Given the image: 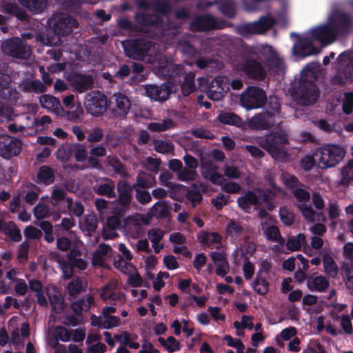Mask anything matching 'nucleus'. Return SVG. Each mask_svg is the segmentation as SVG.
Segmentation results:
<instances>
[{"instance_id":"f257e3e1","label":"nucleus","mask_w":353,"mask_h":353,"mask_svg":"<svg viewBox=\"0 0 353 353\" xmlns=\"http://www.w3.org/2000/svg\"><path fill=\"white\" fill-rule=\"evenodd\" d=\"M289 137L284 130L272 131L261 139L259 144L273 159H284L288 155L286 145L290 143Z\"/></svg>"},{"instance_id":"f03ea898","label":"nucleus","mask_w":353,"mask_h":353,"mask_svg":"<svg viewBox=\"0 0 353 353\" xmlns=\"http://www.w3.org/2000/svg\"><path fill=\"white\" fill-rule=\"evenodd\" d=\"M315 156L319 168H332L343 159L345 150L339 145L329 143L317 149Z\"/></svg>"},{"instance_id":"7ed1b4c3","label":"nucleus","mask_w":353,"mask_h":353,"mask_svg":"<svg viewBox=\"0 0 353 353\" xmlns=\"http://www.w3.org/2000/svg\"><path fill=\"white\" fill-rule=\"evenodd\" d=\"M126 55L133 59L152 61V43L144 39H135L123 43Z\"/></svg>"},{"instance_id":"20e7f679","label":"nucleus","mask_w":353,"mask_h":353,"mask_svg":"<svg viewBox=\"0 0 353 353\" xmlns=\"http://www.w3.org/2000/svg\"><path fill=\"white\" fill-rule=\"evenodd\" d=\"M48 23L54 34L60 36L70 34L72 32L73 28L78 26L76 19L63 13L54 14L48 19Z\"/></svg>"},{"instance_id":"39448f33","label":"nucleus","mask_w":353,"mask_h":353,"mask_svg":"<svg viewBox=\"0 0 353 353\" xmlns=\"http://www.w3.org/2000/svg\"><path fill=\"white\" fill-rule=\"evenodd\" d=\"M266 100L265 92L256 86L248 87L240 97L241 105L247 110L260 108L265 104Z\"/></svg>"},{"instance_id":"423d86ee","label":"nucleus","mask_w":353,"mask_h":353,"mask_svg":"<svg viewBox=\"0 0 353 353\" xmlns=\"http://www.w3.org/2000/svg\"><path fill=\"white\" fill-rule=\"evenodd\" d=\"M328 20L338 36H346L353 29V18L350 14L336 10L329 17Z\"/></svg>"},{"instance_id":"0eeeda50","label":"nucleus","mask_w":353,"mask_h":353,"mask_svg":"<svg viewBox=\"0 0 353 353\" xmlns=\"http://www.w3.org/2000/svg\"><path fill=\"white\" fill-rule=\"evenodd\" d=\"M292 96L302 105H307L314 103L319 98V90L315 84L302 81L293 90Z\"/></svg>"},{"instance_id":"6e6552de","label":"nucleus","mask_w":353,"mask_h":353,"mask_svg":"<svg viewBox=\"0 0 353 353\" xmlns=\"http://www.w3.org/2000/svg\"><path fill=\"white\" fill-rule=\"evenodd\" d=\"M23 148L21 139L6 134H0V157L6 160L19 156Z\"/></svg>"},{"instance_id":"1a4fd4ad","label":"nucleus","mask_w":353,"mask_h":353,"mask_svg":"<svg viewBox=\"0 0 353 353\" xmlns=\"http://www.w3.org/2000/svg\"><path fill=\"white\" fill-rule=\"evenodd\" d=\"M190 30L194 32H208L215 30H222L225 23L217 21L211 14L207 13L196 17L190 24Z\"/></svg>"},{"instance_id":"9d476101","label":"nucleus","mask_w":353,"mask_h":353,"mask_svg":"<svg viewBox=\"0 0 353 353\" xmlns=\"http://www.w3.org/2000/svg\"><path fill=\"white\" fill-rule=\"evenodd\" d=\"M107 106V98L101 92L92 91L87 94L85 107L90 114L100 116L106 111Z\"/></svg>"},{"instance_id":"9b49d317","label":"nucleus","mask_w":353,"mask_h":353,"mask_svg":"<svg viewBox=\"0 0 353 353\" xmlns=\"http://www.w3.org/2000/svg\"><path fill=\"white\" fill-rule=\"evenodd\" d=\"M275 23V19L272 17H261L258 21L240 26L239 32L243 36L263 34L270 30Z\"/></svg>"},{"instance_id":"f8f14e48","label":"nucleus","mask_w":353,"mask_h":353,"mask_svg":"<svg viewBox=\"0 0 353 353\" xmlns=\"http://www.w3.org/2000/svg\"><path fill=\"white\" fill-rule=\"evenodd\" d=\"M281 121L264 110L255 114L248 121V126L252 130H263L274 126L276 123H280Z\"/></svg>"},{"instance_id":"ddd939ff","label":"nucleus","mask_w":353,"mask_h":353,"mask_svg":"<svg viewBox=\"0 0 353 353\" xmlns=\"http://www.w3.org/2000/svg\"><path fill=\"white\" fill-rule=\"evenodd\" d=\"M313 40L318 41L321 45L326 46L333 43L337 38L330 21L327 23L320 25L310 30Z\"/></svg>"},{"instance_id":"4468645a","label":"nucleus","mask_w":353,"mask_h":353,"mask_svg":"<svg viewBox=\"0 0 353 353\" xmlns=\"http://www.w3.org/2000/svg\"><path fill=\"white\" fill-rule=\"evenodd\" d=\"M291 36L296 38V41L293 46V53L295 55L304 58L316 54L319 52L318 48L313 45L312 38L301 37L295 32H292Z\"/></svg>"},{"instance_id":"2eb2a0df","label":"nucleus","mask_w":353,"mask_h":353,"mask_svg":"<svg viewBox=\"0 0 353 353\" xmlns=\"http://www.w3.org/2000/svg\"><path fill=\"white\" fill-rule=\"evenodd\" d=\"M1 50L4 54L13 58L23 59L28 57L26 46L23 41L19 38H12L4 41L1 45Z\"/></svg>"},{"instance_id":"dca6fc26","label":"nucleus","mask_w":353,"mask_h":353,"mask_svg":"<svg viewBox=\"0 0 353 353\" xmlns=\"http://www.w3.org/2000/svg\"><path fill=\"white\" fill-rule=\"evenodd\" d=\"M133 189L134 186L128 181L125 180H120L118 181L117 184L118 197L116 202L120 206L121 210L126 211L129 210L133 199Z\"/></svg>"},{"instance_id":"f3484780","label":"nucleus","mask_w":353,"mask_h":353,"mask_svg":"<svg viewBox=\"0 0 353 353\" xmlns=\"http://www.w3.org/2000/svg\"><path fill=\"white\" fill-rule=\"evenodd\" d=\"M241 69L251 79L263 80L266 77V70L261 63L256 59H245L243 60Z\"/></svg>"},{"instance_id":"a211bd4d","label":"nucleus","mask_w":353,"mask_h":353,"mask_svg":"<svg viewBox=\"0 0 353 353\" xmlns=\"http://www.w3.org/2000/svg\"><path fill=\"white\" fill-rule=\"evenodd\" d=\"M173 84L171 82H165L159 85H148L145 87V92L151 99L163 102L168 99L172 92Z\"/></svg>"},{"instance_id":"6ab92c4d","label":"nucleus","mask_w":353,"mask_h":353,"mask_svg":"<svg viewBox=\"0 0 353 353\" xmlns=\"http://www.w3.org/2000/svg\"><path fill=\"white\" fill-rule=\"evenodd\" d=\"M70 82L72 87L79 93H83L94 87V79L91 74L75 73L70 76Z\"/></svg>"},{"instance_id":"aec40b11","label":"nucleus","mask_w":353,"mask_h":353,"mask_svg":"<svg viewBox=\"0 0 353 353\" xmlns=\"http://www.w3.org/2000/svg\"><path fill=\"white\" fill-rule=\"evenodd\" d=\"M203 178L214 185L224 181L223 175L218 172L219 167L210 159L203 160L201 164Z\"/></svg>"},{"instance_id":"412c9836","label":"nucleus","mask_w":353,"mask_h":353,"mask_svg":"<svg viewBox=\"0 0 353 353\" xmlns=\"http://www.w3.org/2000/svg\"><path fill=\"white\" fill-rule=\"evenodd\" d=\"M94 192L99 196H105L108 199H114L116 197L115 183L108 177L101 179L100 181L94 185Z\"/></svg>"},{"instance_id":"4be33fe9","label":"nucleus","mask_w":353,"mask_h":353,"mask_svg":"<svg viewBox=\"0 0 353 353\" xmlns=\"http://www.w3.org/2000/svg\"><path fill=\"white\" fill-rule=\"evenodd\" d=\"M177 74H180L183 77V81L181 84V90L183 96L188 97L195 90L194 74L189 72H185L183 67H177Z\"/></svg>"},{"instance_id":"5701e85b","label":"nucleus","mask_w":353,"mask_h":353,"mask_svg":"<svg viewBox=\"0 0 353 353\" xmlns=\"http://www.w3.org/2000/svg\"><path fill=\"white\" fill-rule=\"evenodd\" d=\"M39 103L42 108L48 109L57 115L63 114L64 110L59 99L50 94H43L39 97Z\"/></svg>"},{"instance_id":"b1692460","label":"nucleus","mask_w":353,"mask_h":353,"mask_svg":"<svg viewBox=\"0 0 353 353\" xmlns=\"http://www.w3.org/2000/svg\"><path fill=\"white\" fill-rule=\"evenodd\" d=\"M353 81V59L340 70L332 79L334 85H343L348 81Z\"/></svg>"},{"instance_id":"393cba45","label":"nucleus","mask_w":353,"mask_h":353,"mask_svg":"<svg viewBox=\"0 0 353 353\" xmlns=\"http://www.w3.org/2000/svg\"><path fill=\"white\" fill-rule=\"evenodd\" d=\"M239 207L245 212H250L252 207L257 205L259 203V197L252 190H248L243 196L237 199Z\"/></svg>"},{"instance_id":"a878e982","label":"nucleus","mask_w":353,"mask_h":353,"mask_svg":"<svg viewBox=\"0 0 353 353\" xmlns=\"http://www.w3.org/2000/svg\"><path fill=\"white\" fill-rule=\"evenodd\" d=\"M116 104L113 108V114L116 117L123 118L128 113L131 107L129 99L124 94H119L116 96Z\"/></svg>"},{"instance_id":"bb28decb","label":"nucleus","mask_w":353,"mask_h":353,"mask_svg":"<svg viewBox=\"0 0 353 353\" xmlns=\"http://www.w3.org/2000/svg\"><path fill=\"white\" fill-rule=\"evenodd\" d=\"M36 183L50 185L54 181V172L52 168L48 165H41L37 172L34 179Z\"/></svg>"},{"instance_id":"cd10ccee","label":"nucleus","mask_w":353,"mask_h":353,"mask_svg":"<svg viewBox=\"0 0 353 353\" xmlns=\"http://www.w3.org/2000/svg\"><path fill=\"white\" fill-rule=\"evenodd\" d=\"M1 12L7 14L14 16L20 21H26L28 18L26 12L20 8L16 3L4 1L1 4Z\"/></svg>"},{"instance_id":"c85d7f7f","label":"nucleus","mask_w":353,"mask_h":353,"mask_svg":"<svg viewBox=\"0 0 353 353\" xmlns=\"http://www.w3.org/2000/svg\"><path fill=\"white\" fill-rule=\"evenodd\" d=\"M217 119L224 125H233L240 128H244L245 126L243 120L233 112H222L219 114Z\"/></svg>"},{"instance_id":"c756f323","label":"nucleus","mask_w":353,"mask_h":353,"mask_svg":"<svg viewBox=\"0 0 353 353\" xmlns=\"http://www.w3.org/2000/svg\"><path fill=\"white\" fill-rule=\"evenodd\" d=\"M307 286L312 292H324L330 286L329 281L323 276H310Z\"/></svg>"},{"instance_id":"7c9ffc66","label":"nucleus","mask_w":353,"mask_h":353,"mask_svg":"<svg viewBox=\"0 0 353 353\" xmlns=\"http://www.w3.org/2000/svg\"><path fill=\"white\" fill-rule=\"evenodd\" d=\"M92 304H94V298L92 296L87 294L85 297L72 302L71 309L76 314L81 315L83 312H88Z\"/></svg>"},{"instance_id":"2f4dec72","label":"nucleus","mask_w":353,"mask_h":353,"mask_svg":"<svg viewBox=\"0 0 353 353\" xmlns=\"http://www.w3.org/2000/svg\"><path fill=\"white\" fill-rule=\"evenodd\" d=\"M135 20L139 24L145 27H152L162 23V19L160 17L154 14L143 12L136 14Z\"/></svg>"},{"instance_id":"473e14b6","label":"nucleus","mask_w":353,"mask_h":353,"mask_svg":"<svg viewBox=\"0 0 353 353\" xmlns=\"http://www.w3.org/2000/svg\"><path fill=\"white\" fill-rule=\"evenodd\" d=\"M197 239L199 242L208 247H210L214 243H221L222 236L216 232L201 231L197 234Z\"/></svg>"},{"instance_id":"72a5a7b5","label":"nucleus","mask_w":353,"mask_h":353,"mask_svg":"<svg viewBox=\"0 0 353 353\" xmlns=\"http://www.w3.org/2000/svg\"><path fill=\"white\" fill-rule=\"evenodd\" d=\"M265 64L269 71L274 74H283L285 70L283 60L276 56H271L266 59Z\"/></svg>"},{"instance_id":"f704fd0d","label":"nucleus","mask_w":353,"mask_h":353,"mask_svg":"<svg viewBox=\"0 0 353 353\" xmlns=\"http://www.w3.org/2000/svg\"><path fill=\"white\" fill-rule=\"evenodd\" d=\"M218 10L225 17L233 19L236 15V6L232 0H219L216 1Z\"/></svg>"},{"instance_id":"c9c22d12","label":"nucleus","mask_w":353,"mask_h":353,"mask_svg":"<svg viewBox=\"0 0 353 353\" xmlns=\"http://www.w3.org/2000/svg\"><path fill=\"white\" fill-rule=\"evenodd\" d=\"M265 103L266 106L264 110L270 112L271 114H273L274 117L281 121L282 117L281 116V103L279 99L276 96H270L267 99Z\"/></svg>"},{"instance_id":"e433bc0d","label":"nucleus","mask_w":353,"mask_h":353,"mask_svg":"<svg viewBox=\"0 0 353 353\" xmlns=\"http://www.w3.org/2000/svg\"><path fill=\"white\" fill-rule=\"evenodd\" d=\"M18 1L34 14L42 12L47 4L46 0H18Z\"/></svg>"},{"instance_id":"4c0bfd02","label":"nucleus","mask_w":353,"mask_h":353,"mask_svg":"<svg viewBox=\"0 0 353 353\" xmlns=\"http://www.w3.org/2000/svg\"><path fill=\"white\" fill-rule=\"evenodd\" d=\"M177 48L182 54L190 58L200 54V51L186 39H180L178 42Z\"/></svg>"},{"instance_id":"58836bf2","label":"nucleus","mask_w":353,"mask_h":353,"mask_svg":"<svg viewBox=\"0 0 353 353\" xmlns=\"http://www.w3.org/2000/svg\"><path fill=\"white\" fill-rule=\"evenodd\" d=\"M48 299L52 311L57 314H61L65 307L62 294L60 292L48 294Z\"/></svg>"},{"instance_id":"ea45409f","label":"nucleus","mask_w":353,"mask_h":353,"mask_svg":"<svg viewBox=\"0 0 353 353\" xmlns=\"http://www.w3.org/2000/svg\"><path fill=\"white\" fill-rule=\"evenodd\" d=\"M252 288L256 294L265 295L269 291V283L267 281V277L256 276L252 283Z\"/></svg>"},{"instance_id":"a19ab883","label":"nucleus","mask_w":353,"mask_h":353,"mask_svg":"<svg viewBox=\"0 0 353 353\" xmlns=\"http://www.w3.org/2000/svg\"><path fill=\"white\" fill-rule=\"evenodd\" d=\"M11 79L9 75L0 72V98L6 99L10 97Z\"/></svg>"},{"instance_id":"79ce46f5","label":"nucleus","mask_w":353,"mask_h":353,"mask_svg":"<svg viewBox=\"0 0 353 353\" xmlns=\"http://www.w3.org/2000/svg\"><path fill=\"white\" fill-rule=\"evenodd\" d=\"M323 264L325 274L330 277L336 278L339 269L333 258L329 255L325 256L323 259Z\"/></svg>"},{"instance_id":"37998d69","label":"nucleus","mask_w":353,"mask_h":353,"mask_svg":"<svg viewBox=\"0 0 353 353\" xmlns=\"http://www.w3.org/2000/svg\"><path fill=\"white\" fill-rule=\"evenodd\" d=\"M158 341L169 353H172L181 349V344L174 336H170L165 340L164 338L159 336Z\"/></svg>"},{"instance_id":"c03bdc74","label":"nucleus","mask_w":353,"mask_h":353,"mask_svg":"<svg viewBox=\"0 0 353 353\" xmlns=\"http://www.w3.org/2000/svg\"><path fill=\"white\" fill-rule=\"evenodd\" d=\"M243 232V228L241 224L235 221L230 220L226 226L227 235L233 239H237L242 235Z\"/></svg>"},{"instance_id":"a18cd8bd","label":"nucleus","mask_w":353,"mask_h":353,"mask_svg":"<svg viewBox=\"0 0 353 353\" xmlns=\"http://www.w3.org/2000/svg\"><path fill=\"white\" fill-rule=\"evenodd\" d=\"M305 242V236L303 233L288 238L286 247L289 250L298 251L301 249L302 243Z\"/></svg>"},{"instance_id":"49530a36","label":"nucleus","mask_w":353,"mask_h":353,"mask_svg":"<svg viewBox=\"0 0 353 353\" xmlns=\"http://www.w3.org/2000/svg\"><path fill=\"white\" fill-rule=\"evenodd\" d=\"M341 174V185H348L350 182L353 181V159L349 161L347 165L342 168Z\"/></svg>"},{"instance_id":"de8ad7c7","label":"nucleus","mask_w":353,"mask_h":353,"mask_svg":"<svg viewBox=\"0 0 353 353\" xmlns=\"http://www.w3.org/2000/svg\"><path fill=\"white\" fill-rule=\"evenodd\" d=\"M152 213L157 218H165L169 214V210L166 202L159 201L156 202L151 208Z\"/></svg>"},{"instance_id":"09e8293b","label":"nucleus","mask_w":353,"mask_h":353,"mask_svg":"<svg viewBox=\"0 0 353 353\" xmlns=\"http://www.w3.org/2000/svg\"><path fill=\"white\" fill-rule=\"evenodd\" d=\"M57 157L63 163H66L73 155V143L61 145L56 152Z\"/></svg>"},{"instance_id":"8fccbe9b","label":"nucleus","mask_w":353,"mask_h":353,"mask_svg":"<svg viewBox=\"0 0 353 353\" xmlns=\"http://www.w3.org/2000/svg\"><path fill=\"white\" fill-rule=\"evenodd\" d=\"M225 94V90L223 87L214 84L213 81H211L207 92L208 98L213 101H219L224 97Z\"/></svg>"},{"instance_id":"3c124183","label":"nucleus","mask_w":353,"mask_h":353,"mask_svg":"<svg viewBox=\"0 0 353 353\" xmlns=\"http://www.w3.org/2000/svg\"><path fill=\"white\" fill-rule=\"evenodd\" d=\"M176 177L180 181L188 182L195 181L199 177V174L196 170L183 167L176 175Z\"/></svg>"},{"instance_id":"603ef678","label":"nucleus","mask_w":353,"mask_h":353,"mask_svg":"<svg viewBox=\"0 0 353 353\" xmlns=\"http://www.w3.org/2000/svg\"><path fill=\"white\" fill-rule=\"evenodd\" d=\"M152 10L163 16L168 14L171 6L167 0H152Z\"/></svg>"},{"instance_id":"864d4df0","label":"nucleus","mask_w":353,"mask_h":353,"mask_svg":"<svg viewBox=\"0 0 353 353\" xmlns=\"http://www.w3.org/2000/svg\"><path fill=\"white\" fill-rule=\"evenodd\" d=\"M101 295L103 299H109L113 301H123L125 299L124 293L112 292L110 285H106L102 288Z\"/></svg>"},{"instance_id":"5fc2aeb1","label":"nucleus","mask_w":353,"mask_h":353,"mask_svg":"<svg viewBox=\"0 0 353 353\" xmlns=\"http://www.w3.org/2000/svg\"><path fill=\"white\" fill-rule=\"evenodd\" d=\"M3 232L6 236H8L12 241L19 242L22 239L19 229L17 228L13 221L8 222V225L5 228Z\"/></svg>"},{"instance_id":"6e6d98bb","label":"nucleus","mask_w":353,"mask_h":353,"mask_svg":"<svg viewBox=\"0 0 353 353\" xmlns=\"http://www.w3.org/2000/svg\"><path fill=\"white\" fill-rule=\"evenodd\" d=\"M36 224L44 232L45 241L49 243H52L54 241L52 224L48 221H41Z\"/></svg>"},{"instance_id":"4d7b16f0","label":"nucleus","mask_w":353,"mask_h":353,"mask_svg":"<svg viewBox=\"0 0 353 353\" xmlns=\"http://www.w3.org/2000/svg\"><path fill=\"white\" fill-rule=\"evenodd\" d=\"M174 127V122L171 119H165L162 122L151 123L148 128L153 132H160L170 130Z\"/></svg>"},{"instance_id":"13d9d810","label":"nucleus","mask_w":353,"mask_h":353,"mask_svg":"<svg viewBox=\"0 0 353 353\" xmlns=\"http://www.w3.org/2000/svg\"><path fill=\"white\" fill-rule=\"evenodd\" d=\"M186 197L193 206L201 202L203 196L196 183L192 184L191 189L187 192Z\"/></svg>"},{"instance_id":"bf43d9fd","label":"nucleus","mask_w":353,"mask_h":353,"mask_svg":"<svg viewBox=\"0 0 353 353\" xmlns=\"http://www.w3.org/2000/svg\"><path fill=\"white\" fill-rule=\"evenodd\" d=\"M68 290L70 296H75L83 290V281L80 277L71 281L68 284Z\"/></svg>"},{"instance_id":"052dcab7","label":"nucleus","mask_w":353,"mask_h":353,"mask_svg":"<svg viewBox=\"0 0 353 353\" xmlns=\"http://www.w3.org/2000/svg\"><path fill=\"white\" fill-rule=\"evenodd\" d=\"M108 164L111 166L117 174L124 176L126 174L125 165L116 157L108 156Z\"/></svg>"},{"instance_id":"680f3d73","label":"nucleus","mask_w":353,"mask_h":353,"mask_svg":"<svg viewBox=\"0 0 353 353\" xmlns=\"http://www.w3.org/2000/svg\"><path fill=\"white\" fill-rule=\"evenodd\" d=\"M73 155L77 162H83L88 158V152L81 143H73Z\"/></svg>"},{"instance_id":"e2e57ef3","label":"nucleus","mask_w":353,"mask_h":353,"mask_svg":"<svg viewBox=\"0 0 353 353\" xmlns=\"http://www.w3.org/2000/svg\"><path fill=\"white\" fill-rule=\"evenodd\" d=\"M154 148L156 152L161 154H168L174 150L172 143L163 140H154Z\"/></svg>"},{"instance_id":"0e129e2a","label":"nucleus","mask_w":353,"mask_h":353,"mask_svg":"<svg viewBox=\"0 0 353 353\" xmlns=\"http://www.w3.org/2000/svg\"><path fill=\"white\" fill-rule=\"evenodd\" d=\"M24 90L28 92L33 91L39 94L45 92L46 91V87L40 80L35 79L27 82L24 85Z\"/></svg>"},{"instance_id":"69168bd1","label":"nucleus","mask_w":353,"mask_h":353,"mask_svg":"<svg viewBox=\"0 0 353 353\" xmlns=\"http://www.w3.org/2000/svg\"><path fill=\"white\" fill-rule=\"evenodd\" d=\"M34 216L39 220L50 216V207L44 203H38L33 209Z\"/></svg>"},{"instance_id":"338daca9","label":"nucleus","mask_w":353,"mask_h":353,"mask_svg":"<svg viewBox=\"0 0 353 353\" xmlns=\"http://www.w3.org/2000/svg\"><path fill=\"white\" fill-rule=\"evenodd\" d=\"M279 217L283 224L286 225H292L294 221V214L290 212L286 207H281L279 209Z\"/></svg>"},{"instance_id":"774afa93","label":"nucleus","mask_w":353,"mask_h":353,"mask_svg":"<svg viewBox=\"0 0 353 353\" xmlns=\"http://www.w3.org/2000/svg\"><path fill=\"white\" fill-rule=\"evenodd\" d=\"M221 187V190L229 194H236L240 192L241 186L239 183L233 181L225 182V180L221 181L218 183Z\"/></svg>"}]
</instances>
